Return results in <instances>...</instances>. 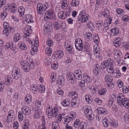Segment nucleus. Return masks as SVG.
I'll return each instance as SVG.
<instances>
[{"mask_svg": "<svg viewBox=\"0 0 129 129\" xmlns=\"http://www.w3.org/2000/svg\"><path fill=\"white\" fill-rule=\"evenodd\" d=\"M46 44L48 46H52L53 45V41L50 39H48Z\"/></svg>", "mask_w": 129, "mask_h": 129, "instance_id": "53", "label": "nucleus"}, {"mask_svg": "<svg viewBox=\"0 0 129 129\" xmlns=\"http://www.w3.org/2000/svg\"><path fill=\"white\" fill-rule=\"evenodd\" d=\"M21 38V35L18 33L15 34L13 38V41L15 42H17Z\"/></svg>", "mask_w": 129, "mask_h": 129, "instance_id": "32", "label": "nucleus"}, {"mask_svg": "<svg viewBox=\"0 0 129 129\" xmlns=\"http://www.w3.org/2000/svg\"><path fill=\"white\" fill-rule=\"evenodd\" d=\"M26 96L25 98V101L26 102L29 104L31 102V96L29 94H28Z\"/></svg>", "mask_w": 129, "mask_h": 129, "instance_id": "41", "label": "nucleus"}, {"mask_svg": "<svg viewBox=\"0 0 129 129\" xmlns=\"http://www.w3.org/2000/svg\"><path fill=\"white\" fill-rule=\"evenodd\" d=\"M52 28V24L50 22H47L44 24V31L45 35H46L51 30Z\"/></svg>", "mask_w": 129, "mask_h": 129, "instance_id": "5", "label": "nucleus"}, {"mask_svg": "<svg viewBox=\"0 0 129 129\" xmlns=\"http://www.w3.org/2000/svg\"><path fill=\"white\" fill-rule=\"evenodd\" d=\"M29 124L28 120H26L23 125V128L25 129H28Z\"/></svg>", "mask_w": 129, "mask_h": 129, "instance_id": "57", "label": "nucleus"}, {"mask_svg": "<svg viewBox=\"0 0 129 129\" xmlns=\"http://www.w3.org/2000/svg\"><path fill=\"white\" fill-rule=\"evenodd\" d=\"M87 127L86 123L84 122H80L79 126L78 127V129H86Z\"/></svg>", "mask_w": 129, "mask_h": 129, "instance_id": "33", "label": "nucleus"}, {"mask_svg": "<svg viewBox=\"0 0 129 129\" xmlns=\"http://www.w3.org/2000/svg\"><path fill=\"white\" fill-rule=\"evenodd\" d=\"M14 115L13 111L12 110H10L8 112V114L7 116V121H11V120L10 119V118H13Z\"/></svg>", "mask_w": 129, "mask_h": 129, "instance_id": "25", "label": "nucleus"}, {"mask_svg": "<svg viewBox=\"0 0 129 129\" xmlns=\"http://www.w3.org/2000/svg\"><path fill=\"white\" fill-rule=\"evenodd\" d=\"M71 106L73 107H77L79 104V103H75L74 101L72 102V100H71Z\"/></svg>", "mask_w": 129, "mask_h": 129, "instance_id": "62", "label": "nucleus"}, {"mask_svg": "<svg viewBox=\"0 0 129 129\" xmlns=\"http://www.w3.org/2000/svg\"><path fill=\"white\" fill-rule=\"evenodd\" d=\"M18 46L19 48L22 50H26L27 49V47L24 43L23 41L19 43Z\"/></svg>", "mask_w": 129, "mask_h": 129, "instance_id": "21", "label": "nucleus"}, {"mask_svg": "<svg viewBox=\"0 0 129 129\" xmlns=\"http://www.w3.org/2000/svg\"><path fill=\"white\" fill-rule=\"evenodd\" d=\"M80 121L79 119H77L76 120L74 123V126L75 127H77L80 124Z\"/></svg>", "mask_w": 129, "mask_h": 129, "instance_id": "54", "label": "nucleus"}, {"mask_svg": "<svg viewBox=\"0 0 129 129\" xmlns=\"http://www.w3.org/2000/svg\"><path fill=\"white\" fill-rule=\"evenodd\" d=\"M89 48L90 45L87 42H86L83 47L84 50L86 51H89Z\"/></svg>", "mask_w": 129, "mask_h": 129, "instance_id": "45", "label": "nucleus"}, {"mask_svg": "<svg viewBox=\"0 0 129 129\" xmlns=\"http://www.w3.org/2000/svg\"><path fill=\"white\" fill-rule=\"evenodd\" d=\"M111 31L112 36H116L119 32V30L118 28H115L112 29Z\"/></svg>", "mask_w": 129, "mask_h": 129, "instance_id": "26", "label": "nucleus"}, {"mask_svg": "<svg viewBox=\"0 0 129 129\" xmlns=\"http://www.w3.org/2000/svg\"><path fill=\"white\" fill-rule=\"evenodd\" d=\"M63 55V53L62 51H57L53 53L52 58L56 60L58 58H61Z\"/></svg>", "mask_w": 129, "mask_h": 129, "instance_id": "8", "label": "nucleus"}, {"mask_svg": "<svg viewBox=\"0 0 129 129\" xmlns=\"http://www.w3.org/2000/svg\"><path fill=\"white\" fill-rule=\"evenodd\" d=\"M45 87L43 85H41L39 88V92L40 93H43L45 92Z\"/></svg>", "mask_w": 129, "mask_h": 129, "instance_id": "44", "label": "nucleus"}, {"mask_svg": "<svg viewBox=\"0 0 129 129\" xmlns=\"http://www.w3.org/2000/svg\"><path fill=\"white\" fill-rule=\"evenodd\" d=\"M98 112L100 114L106 115L108 112V111L104 108L99 107L97 109Z\"/></svg>", "mask_w": 129, "mask_h": 129, "instance_id": "16", "label": "nucleus"}, {"mask_svg": "<svg viewBox=\"0 0 129 129\" xmlns=\"http://www.w3.org/2000/svg\"><path fill=\"white\" fill-rule=\"evenodd\" d=\"M55 74L53 73H52L51 74L50 79H51V83H52L55 80L56 78L55 77Z\"/></svg>", "mask_w": 129, "mask_h": 129, "instance_id": "59", "label": "nucleus"}, {"mask_svg": "<svg viewBox=\"0 0 129 129\" xmlns=\"http://www.w3.org/2000/svg\"><path fill=\"white\" fill-rule=\"evenodd\" d=\"M18 118L19 120L21 122L23 120V115L21 111H19L18 112Z\"/></svg>", "mask_w": 129, "mask_h": 129, "instance_id": "51", "label": "nucleus"}, {"mask_svg": "<svg viewBox=\"0 0 129 129\" xmlns=\"http://www.w3.org/2000/svg\"><path fill=\"white\" fill-rule=\"evenodd\" d=\"M27 63L29 65L31 69H33L34 68V65L33 62V60L30 57H28L27 59Z\"/></svg>", "mask_w": 129, "mask_h": 129, "instance_id": "30", "label": "nucleus"}, {"mask_svg": "<svg viewBox=\"0 0 129 129\" xmlns=\"http://www.w3.org/2000/svg\"><path fill=\"white\" fill-rule=\"evenodd\" d=\"M41 113L40 109H38L37 110H36L34 116V117L35 118H39L41 116Z\"/></svg>", "mask_w": 129, "mask_h": 129, "instance_id": "19", "label": "nucleus"}, {"mask_svg": "<svg viewBox=\"0 0 129 129\" xmlns=\"http://www.w3.org/2000/svg\"><path fill=\"white\" fill-rule=\"evenodd\" d=\"M18 11L21 16L24 15L25 11V9L22 7H20L18 8Z\"/></svg>", "mask_w": 129, "mask_h": 129, "instance_id": "37", "label": "nucleus"}, {"mask_svg": "<svg viewBox=\"0 0 129 129\" xmlns=\"http://www.w3.org/2000/svg\"><path fill=\"white\" fill-rule=\"evenodd\" d=\"M76 113L74 112H72L70 113V117L71 118L72 120H74L76 117Z\"/></svg>", "mask_w": 129, "mask_h": 129, "instance_id": "48", "label": "nucleus"}, {"mask_svg": "<svg viewBox=\"0 0 129 129\" xmlns=\"http://www.w3.org/2000/svg\"><path fill=\"white\" fill-rule=\"evenodd\" d=\"M7 15V14L6 12L5 11H4L1 14V17L2 18L4 19L6 17Z\"/></svg>", "mask_w": 129, "mask_h": 129, "instance_id": "63", "label": "nucleus"}, {"mask_svg": "<svg viewBox=\"0 0 129 129\" xmlns=\"http://www.w3.org/2000/svg\"><path fill=\"white\" fill-rule=\"evenodd\" d=\"M109 124L111 126L114 127H116L118 126V123H117L113 122V121L110 120Z\"/></svg>", "mask_w": 129, "mask_h": 129, "instance_id": "52", "label": "nucleus"}, {"mask_svg": "<svg viewBox=\"0 0 129 129\" xmlns=\"http://www.w3.org/2000/svg\"><path fill=\"white\" fill-rule=\"evenodd\" d=\"M23 114L26 115H28L31 113V109L29 107L25 106H23L21 108Z\"/></svg>", "mask_w": 129, "mask_h": 129, "instance_id": "9", "label": "nucleus"}, {"mask_svg": "<svg viewBox=\"0 0 129 129\" xmlns=\"http://www.w3.org/2000/svg\"><path fill=\"white\" fill-rule=\"evenodd\" d=\"M73 75L74 77L78 80H80L82 78V72L80 70L75 71Z\"/></svg>", "mask_w": 129, "mask_h": 129, "instance_id": "10", "label": "nucleus"}, {"mask_svg": "<svg viewBox=\"0 0 129 129\" xmlns=\"http://www.w3.org/2000/svg\"><path fill=\"white\" fill-rule=\"evenodd\" d=\"M53 15V12L51 10L47 11L46 13L44 20H48L49 19H51Z\"/></svg>", "mask_w": 129, "mask_h": 129, "instance_id": "12", "label": "nucleus"}, {"mask_svg": "<svg viewBox=\"0 0 129 129\" xmlns=\"http://www.w3.org/2000/svg\"><path fill=\"white\" fill-rule=\"evenodd\" d=\"M31 89L33 93H36L37 92V90H38V88L36 85L35 86L34 85H33L31 86Z\"/></svg>", "mask_w": 129, "mask_h": 129, "instance_id": "46", "label": "nucleus"}, {"mask_svg": "<svg viewBox=\"0 0 129 129\" xmlns=\"http://www.w3.org/2000/svg\"><path fill=\"white\" fill-rule=\"evenodd\" d=\"M121 43V39L118 38L113 42L114 46L116 48L118 47L120 45Z\"/></svg>", "mask_w": 129, "mask_h": 129, "instance_id": "27", "label": "nucleus"}, {"mask_svg": "<svg viewBox=\"0 0 129 129\" xmlns=\"http://www.w3.org/2000/svg\"><path fill=\"white\" fill-rule=\"evenodd\" d=\"M85 38L87 41H90L92 39V36L91 33L88 32L84 35Z\"/></svg>", "mask_w": 129, "mask_h": 129, "instance_id": "23", "label": "nucleus"}, {"mask_svg": "<svg viewBox=\"0 0 129 129\" xmlns=\"http://www.w3.org/2000/svg\"><path fill=\"white\" fill-rule=\"evenodd\" d=\"M4 83L6 85H10L12 83V79L9 76H7L5 77Z\"/></svg>", "mask_w": 129, "mask_h": 129, "instance_id": "13", "label": "nucleus"}, {"mask_svg": "<svg viewBox=\"0 0 129 129\" xmlns=\"http://www.w3.org/2000/svg\"><path fill=\"white\" fill-rule=\"evenodd\" d=\"M95 101L97 104L99 105H101L102 102V101L99 98H98L95 99Z\"/></svg>", "mask_w": 129, "mask_h": 129, "instance_id": "61", "label": "nucleus"}, {"mask_svg": "<svg viewBox=\"0 0 129 129\" xmlns=\"http://www.w3.org/2000/svg\"><path fill=\"white\" fill-rule=\"evenodd\" d=\"M75 45L77 50L80 51L82 50L83 45L82 40L80 38H77L75 41Z\"/></svg>", "mask_w": 129, "mask_h": 129, "instance_id": "6", "label": "nucleus"}, {"mask_svg": "<svg viewBox=\"0 0 129 129\" xmlns=\"http://www.w3.org/2000/svg\"><path fill=\"white\" fill-rule=\"evenodd\" d=\"M84 113L85 115L88 120H92L94 118V114L90 109L86 108L84 110Z\"/></svg>", "mask_w": 129, "mask_h": 129, "instance_id": "4", "label": "nucleus"}, {"mask_svg": "<svg viewBox=\"0 0 129 129\" xmlns=\"http://www.w3.org/2000/svg\"><path fill=\"white\" fill-rule=\"evenodd\" d=\"M106 91L107 89L106 88H102L98 91V93L100 95H103L105 94Z\"/></svg>", "mask_w": 129, "mask_h": 129, "instance_id": "40", "label": "nucleus"}, {"mask_svg": "<svg viewBox=\"0 0 129 129\" xmlns=\"http://www.w3.org/2000/svg\"><path fill=\"white\" fill-rule=\"evenodd\" d=\"M47 7L45 4L43 5L41 3H39L37 6V13L40 14H41L43 12L45 11L47 9Z\"/></svg>", "mask_w": 129, "mask_h": 129, "instance_id": "7", "label": "nucleus"}, {"mask_svg": "<svg viewBox=\"0 0 129 129\" xmlns=\"http://www.w3.org/2000/svg\"><path fill=\"white\" fill-rule=\"evenodd\" d=\"M122 20L125 21H129V16L124 15L122 18Z\"/></svg>", "mask_w": 129, "mask_h": 129, "instance_id": "60", "label": "nucleus"}, {"mask_svg": "<svg viewBox=\"0 0 129 129\" xmlns=\"http://www.w3.org/2000/svg\"><path fill=\"white\" fill-rule=\"evenodd\" d=\"M104 79L106 83L110 81H112L113 80L112 78L109 74L106 75H105Z\"/></svg>", "mask_w": 129, "mask_h": 129, "instance_id": "29", "label": "nucleus"}, {"mask_svg": "<svg viewBox=\"0 0 129 129\" xmlns=\"http://www.w3.org/2000/svg\"><path fill=\"white\" fill-rule=\"evenodd\" d=\"M116 11L118 14H122L124 12L123 10L122 9L119 8L116 9Z\"/></svg>", "mask_w": 129, "mask_h": 129, "instance_id": "56", "label": "nucleus"}, {"mask_svg": "<svg viewBox=\"0 0 129 129\" xmlns=\"http://www.w3.org/2000/svg\"><path fill=\"white\" fill-rule=\"evenodd\" d=\"M65 12L62 11L59 12L58 13V16L59 18L62 19H65L67 18V17L65 14Z\"/></svg>", "mask_w": 129, "mask_h": 129, "instance_id": "24", "label": "nucleus"}, {"mask_svg": "<svg viewBox=\"0 0 129 129\" xmlns=\"http://www.w3.org/2000/svg\"><path fill=\"white\" fill-rule=\"evenodd\" d=\"M79 4V0H72L71 4L72 6L77 7L78 6Z\"/></svg>", "mask_w": 129, "mask_h": 129, "instance_id": "36", "label": "nucleus"}, {"mask_svg": "<svg viewBox=\"0 0 129 129\" xmlns=\"http://www.w3.org/2000/svg\"><path fill=\"white\" fill-rule=\"evenodd\" d=\"M117 102L120 105H123L127 108H129V99L125 98L124 95L122 93H120L117 96Z\"/></svg>", "mask_w": 129, "mask_h": 129, "instance_id": "2", "label": "nucleus"}, {"mask_svg": "<svg viewBox=\"0 0 129 129\" xmlns=\"http://www.w3.org/2000/svg\"><path fill=\"white\" fill-rule=\"evenodd\" d=\"M85 98L86 101L88 103H91L93 101L91 96L89 94H86L85 96Z\"/></svg>", "mask_w": 129, "mask_h": 129, "instance_id": "28", "label": "nucleus"}, {"mask_svg": "<svg viewBox=\"0 0 129 129\" xmlns=\"http://www.w3.org/2000/svg\"><path fill=\"white\" fill-rule=\"evenodd\" d=\"M109 120H107L106 119H103L102 121V122L105 126L107 127L109 126Z\"/></svg>", "mask_w": 129, "mask_h": 129, "instance_id": "43", "label": "nucleus"}, {"mask_svg": "<svg viewBox=\"0 0 129 129\" xmlns=\"http://www.w3.org/2000/svg\"><path fill=\"white\" fill-rule=\"evenodd\" d=\"M100 71V68L98 64H95L93 68V72L95 75L97 76Z\"/></svg>", "mask_w": 129, "mask_h": 129, "instance_id": "14", "label": "nucleus"}, {"mask_svg": "<svg viewBox=\"0 0 129 129\" xmlns=\"http://www.w3.org/2000/svg\"><path fill=\"white\" fill-rule=\"evenodd\" d=\"M65 47L66 49L68 51H71L73 48L72 46L71 45L68 44V43L66 42L65 44Z\"/></svg>", "mask_w": 129, "mask_h": 129, "instance_id": "31", "label": "nucleus"}, {"mask_svg": "<svg viewBox=\"0 0 129 129\" xmlns=\"http://www.w3.org/2000/svg\"><path fill=\"white\" fill-rule=\"evenodd\" d=\"M21 67L23 70L26 72H28L29 71L30 69L31 68L30 67L29 64L27 63H24L23 62H21Z\"/></svg>", "mask_w": 129, "mask_h": 129, "instance_id": "15", "label": "nucleus"}, {"mask_svg": "<svg viewBox=\"0 0 129 129\" xmlns=\"http://www.w3.org/2000/svg\"><path fill=\"white\" fill-rule=\"evenodd\" d=\"M12 77L14 79H17L20 77L21 73L20 69L17 67H15L12 70Z\"/></svg>", "mask_w": 129, "mask_h": 129, "instance_id": "3", "label": "nucleus"}, {"mask_svg": "<svg viewBox=\"0 0 129 129\" xmlns=\"http://www.w3.org/2000/svg\"><path fill=\"white\" fill-rule=\"evenodd\" d=\"M102 14L106 18L109 17V12L107 10H105L103 13Z\"/></svg>", "mask_w": 129, "mask_h": 129, "instance_id": "49", "label": "nucleus"}, {"mask_svg": "<svg viewBox=\"0 0 129 129\" xmlns=\"http://www.w3.org/2000/svg\"><path fill=\"white\" fill-rule=\"evenodd\" d=\"M73 74H68L67 76V80L71 83H74L75 82V81L74 79L73 78L74 77L73 76Z\"/></svg>", "mask_w": 129, "mask_h": 129, "instance_id": "18", "label": "nucleus"}, {"mask_svg": "<svg viewBox=\"0 0 129 129\" xmlns=\"http://www.w3.org/2000/svg\"><path fill=\"white\" fill-rule=\"evenodd\" d=\"M86 26L88 28H90L91 30L92 29H93L94 28L93 23L90 22H89L88 24H87Z\"/></svg>", "mask_w": 129, "mask_h": 129, "instance_id": "55", "label": "nucleus"}, {"mask_svg": "<svg viewBox=\"0 0 129 129\" xmlns=\"http://www.w3.org/2000/svg\"><path fill=\"white\" fill-rule=\"evenodd\" d=\"M9 48H10L11 50H13L15 51L16 49V46L14 44L13 42L11 41L9 42Z\"/></svg>", "mask_w": 129, "mask_h": 129, "instance_id": "42", "label": "nucleus"}, {"mask_svg": "<svg viewBox=\"0 0 129 129\" xmlns=\"http://www.w3.org/2000/svg\"><path fill=\"white\" fill-rule=\"evenodd\" d=\"M108 87L110 88H112L114 86V84L112 81H110L106 83Z\"/></svg>", "mask_w": 129, "mask_h": 129, "instance_id": "58", "label": "nucleus"}, {"mask_svg": "<svg viewBox=\"0 0 129 129\" xmlns=\"http://www.w3.org/2000/svg\"><path fill=\"white\" fill-rule=\"evenodd\" d=\"M113 53L114 54V57L115 59L120 60H122V55L120 51L115 50L114 51Z\"/></svg>", "mask_w": 129, "mask_h": 129, "instance_id": "11", "label": "nucleus"}, {"mask_svg": "<svg viewBox=\"0 0 129 129\" xmlns=\"http://www.w3.org/2000/svg\"><path fill=\"white\" fill-rule=\"evenodd\" d=\"M112 20L111 18H109L106 20V21L103 24V26L104 27L109 26V25L111 23V21Z\"/></svg>", "mask_w": 129, "mask_h": 129, "instance_id": "35", "label": "nucleus"}, {"mask_svg": "<svg viewBox=\"0 0 129 129\" xmlns=\"http://www.w3.org/2000/svg\"><path fill=\"white\" fill-rule=\"evenodd\" d=\"M58 65L54 63H52L51 64V67L53 70H55L57 68Z\"/></svg>", "mask_w": 129, "mask_h": 129, "instance_id": "64", "label": "nucleus"}, {"mask_svg": "<svg viewBox=\"0 0 129 129\" xmlns=\"http://www.w3.org/2000/svg\"><path fill=\"white\" fill-rule=\"evenodd\" d=\"M38 46V45H32L31 47L35 49V51L34 50V51H31L30 53L32 55H33L34 54H36L37 53L38 50L37 47Z\"/></svg>", "mask_w": 129, "mask_h": 129, "instance_id": "39", "label": "nucleus"}, {"mask_svg": "<svg viewBox=\"0 0 129 129\" xmlns=\"http://www.w3.org/2000/svg\"><path fill=\"white\" fill-rule=\"evenodd\" d=\"M31 30L30 29H28L26 30V33L25 34L24 36V38H27L29 36V35L30 34L31 32Z\"/></svg>", "mask_w": 129, "mask_h": 129, "instance_id": "47", "label": "nucleus"}, {"mask_svg": "<svg viewBox=\"0 0 129 129\" xmlns=\"http://www.w3.org/2000/svg\"><path fill=\"white\" fill-rule=\"evenodd\" d=\"M64 78L62 76H59L57 80V84L59 85L63 84L64 82Z\"/></svg>", "mask_w": 129, "mask_h": 129, "instance_id": "22", "label": "nucleus"}, {"mask_svg": "<svg viewBox=\"0 0 129 129\" xmlns=\"http://www.w3.org/2000/svg\"><path fill=\"white\" fill-rule=\"evenodd\" d=\"M52 128L53 129H59V127L58 123L56 122H53L52 124Z\"/></svg>", "mask_w": 129, "mask_h": 129, "instance_id": "38", "label": "nucleus"}, {"mask_svg": "<svg viewBox=\"0 0 129 129\" xmlns=\"http://www.w3.org/2000/svg\"><path fill=\"white\" fill-rule=\"evenodd\" d=\"M83 80L87 83H89L91 80L90 77L85 74H83Z\"/></svg>", "mask_w": 129, "mask_h": 129, "instance_id": "34", "label": "nucleus"}, {"mask_svg": "<svg viewBox=\"0 0 129 129\" xmlns=\"http://www.w3.org/2000/svg\"><path fill=\"white\" fill-rule=\"evenodd\" d=\"M94 54L97 57H99L100 56V49L98 47H96L94 46Z\"/></svg>", "mask_w": 129, "mask_h": 129, "instance_id": "20", "label": "nucleus"}, {"mask_svg": "<svg viewBox=\"0 0 129 129\" xmlns=\"http://www.w3.org/2000/svg\"><path fill=\"white\" fill-rule=\"evenodd\" d=\"M85 11L84 10H82L81 12V15L82 17V20L81 22H84L86 21L88 19V16L87 15H85Z\"/></svg>", "mask_w": 129, "mask_h": 129, "instance_id": "17", "label": "nucleus"}, {"mask_svg": "<svg viewBox=\"0 0 129 129\" xmlns=\"http://www.w3.org/2000/svg\"><path fill=\"white\" fill-rule=\"evenodd\" d=\"M46 52L49 56L51 55L52 53V49L50 47H47L45 49Z\"/></svg>", "mask_w": 129, "mask_h": 129, "instance_id": "50", "label": "nucleus"}, {"mask_svg": "<svg viewBox=\"0 0 129 129\" xmlns=\"http://www.w3.org/2000/svg\"><path fill=\"white\" fill-rule=\"evenodd\" d=\"M114 61L112 59H109L101 63V67L102 69H106L107 72L110 74L114 73L113 63Z\"/></svg>", "mask_w": 129, "mask_h": 129, "instance_id": "1", "label": "nucleus"}]
</instances>
